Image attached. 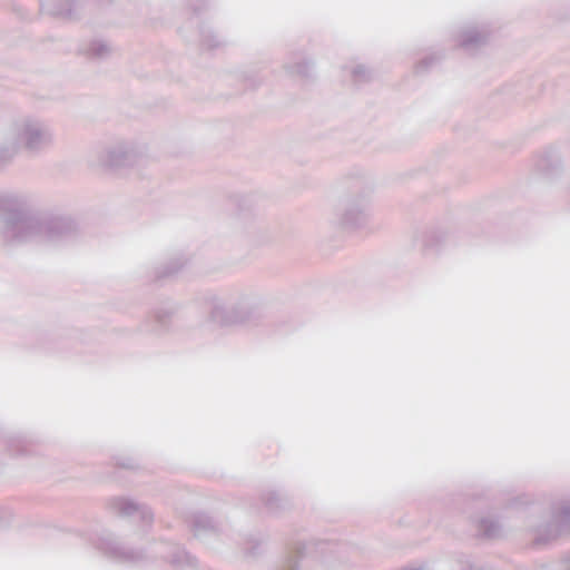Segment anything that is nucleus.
Returning a JSON list of instances; mask_svg holds the SVG:
<instances>
[{"label": "nucleus", "instance_id": "obj_12", "mask_svg": "<svg viewBox=\"0 0 570 570\" xmlns=\"http://www.w3.org/2000/svg\"><path fill=\"white\" fill-rule=\"evenodd\" d=\"M489 37V31L484 27L481 29L476 27H469L464 29L459 36V46L465 50H472L483 45Z\"/></svg>", "mask_w": 570, "mask_h": 570}, {"label": "nucleus", "instance_id": "obj_34", "mask_svg": "<svg viewBox=\"0 0 570 570\" xmlns=\"http://www.w3.org/2000/svg\"><path fill=\"white\" fill-rule=\"evenodd\" d=\"M197 2H200L203 6L205 4L204 0H196Z\"/></svg>", "mask_w": 570, "mask_h": 570}, {"label": "nucleus", "instance_id": "obj_27", "mask_svg": "<svg viewBox=\"0 0 570 570\" xmlns=\"http://www.w3.org/2000/svg\"><path fill=\"white\" fill-rule=\"evenodd\" d=\"M116 465L124 468V469H129V470H134L137 468V463H136L135 459H132V458L116 459Z\"/></svg>", "mask_w": 570, "mask_h": 570}, {"label": "nucleus", "instance_id": "obj_25", "mask_svg": "<svg viewBox=\"0 0 570 570\" xmlns=\"http://www.w3.org/2000/svg\"><path fill=\"white\" fill-rule=\"evenodd\" d=\"M445 239V234L442 232H430L424 238V247L426 249L436 248Z\"/></svg>", "mask_w": 570, "mask_h": 570}, {"label": "nucleus", "instance_id": "obj_18", "mask_svg": "<svg viewBox=\"0 0 570 570\" xmlns=\"http://www.w3.org/2000/svg\"><path fill=\"white\" fill-rule=\"evenodd\" d=\"M264 540L259 535H248L243 546L246 557L256 558L263 552Z\"/></svg>", "mask_w": 570, "mask_h": 570}, {"label": "nucleus", "instance_id": "obj_28", "mask_svg": "<svg viewBox=\"0 0 570 570\" xmlns=\"http://www.w3.org/2000/svg\"><path fill=\"white\" fill-rule=\"evenodd\" d=\"M11 517L12 513L8 508L0 507V525L8 523Z\"/></svg>", "mask_w": 570, "mask_h": 570}, {"label": "nucleus", "instance_id": "obj_7", "mask_svg": "<svg viewBox=\"0 0 570 570\" xmlns=\"http://www.w3.org/2000/svg\"><path fill=\"white\" fill-rule=\"evenodd\" d=\"M368 191L346 197L340 208V224L344 228H360L370 216Z\"/></svg>", "mask_w": 570, "mask_h": 570}, {"label": "nucleus", "instance_id": "obj_3", "mask_svg": "<svg viewBox=\"0 0 570 570\" xmlns=\"http://www.w3.org/2000/svg\"><path fill=\"white\" fill-rule=\"evenodd\" d=\"M10 127L11 138L16 139L19 148L32 155L46 151L53 142L50 127L39 119L23 118L14 121Z\"/></svg>", "mask_w": 570, "mask_h": 570}, {"label": "nucleus", "instance_id": "obj_9", "mask_svg": "<svg viewBox=\"0 0 570 570\" xmlns=\"http://www.w3.org/2000/svg\"><path fill=\"white\" fill-rule=\"evenodd\" d=\"M137 153L128 144H119L108 148L101 158L105 167L118 169L122 167L134 166L137 163Z\"/></svg>", "mask_w": 570, "mask_h": 570}, {"label": "nucleus", "instance_id": "obj_11", "mask_svg": "<svg viewBox=\"0 0 570 570\" xmlns=\"http://www.w3.org/2000/svg\"><path fill=\"white\" fill-rule=\"evenodd\" d=\"M175 313L173 306H159L156 307L149 318L144 324L145 332L155 333L160 335L167 332L171 324V316Z\"/></svg>", "mask_w": 570, "mask_h": 570}, {"label": "nucleus", "instance_id": "obj_10", "mask_svg": "<svg viewBox=\"0 0 570 570\" xmlns=\"http://www.w3.org/2000/svg\"><path fill=\"white\" fill-rule=\"evenodd\" d=\"M534 170L544 179L557 178L562 171V165L559 154L554 149H547L540 154L534 163Z\"/></svg>", "mask_w": 570, "mask_h": 570}, {"label": "nucleus", "instance_id": "obj_14", "mask_svg": "<svg viewBox=\"0 0 570 570\" xmlns=\"http://www.w3.org/2000/svg\"><path fill=\"white\" fill-rule=\"evenodd\" d=\"M19 146L16 139L11 138V127L0 136V167L9 164L18 154Z\"/></svg>", "mask_w": 570, "mask_h": 570}, {"label": "nucleus", "instance_id": "obj_15", "mask_svg": "<svg viewBox=\"0 0 570 570\" xmlns=\"http://www.w3.org/2000/svg\"><path fill=\"white\" fill-rule=\"evenodd\" d=\"M478 534L485 539H497L503 533L501 523L490 515L481 517L475 521Z\"/></svg>", "mask_w": 570, "mask_h": 570}, {"label": "nucleus", "instance_id": "obj_32", "mask_svg": "<svg viewBox=\"0 0 570 570\" xmlns=\"http://www.w3.org/2000/svg\"><path fill=\"white\" fill-rule=\"evenodd\" d=\"M190 7L193 8L195 13L199 12V8L195 3H190Z\"/></svg>", "mask_w": 570, "mask_h": 570}, {"label": "nucleus", "instance_id": "obj_26", "mask_svg": "<svg viewBox=\"0 0 570 570\" xmlns=\"http://www.w3.org/2000/svg\"><path fill=\"white\" fill-rule=\"evenodd\" d=\"M27 442L24 439L18 436V438H11L8 440V450L10 453L19 455L23 454L27 450Z\"/></svg>", "mask_w": 570, "mask_h": 570}, {"label": "nucleus", "instance_id": "obj_13", "mask_svg": "<svg viewBox=\"0 0 570 570\" xmlns=\"http://www.w3.org/2000/svg\"><path fill=\"white\" fill-rule=\"evenodd\" d=\"M313 66V62L302 52H295L286 61L285 69L291 75L307 78L312 75Z\"/></svg>", "mask_w": 570, "mask_h": 570}, {"label": "nucleus", "instance_id": "obj_33", "mask_svg": "<svg viewBox=\"0 0 570 570\" xmlns=\"http://www.w3.org/2000/svg\"><path fill=\"white\" fill-rule=\"evenodd\" d=\"M532 511H533V513H537V512H539V508L538 507H533Z\"/></svg>", "mask_w": 570, "mask_h": 570}, {"label": "nucleus", "instance_id": "obj_2", "mask_svg": "<svg viewBox=\"0 0 570 570\" xmlns=\"http://www.w3.org/2000/svg\"><path fill=\"white\" fill-rule=\"evenodd\" d=\"M87 540L101 554L118 562L141 566L159 558L169 561L180 570L196 566V559L193 556L169 542L154 543L148 552H144L124 546L112 532L105 529L88 533Z\"/></svg>", "mask_w": 570, "mask_h": 570}, {"label": "nucleus", "instance_id": "obj_8", "mask_svg": "<svg viewBox=\"0 0 570 570\" xmlns=\"http://www.w3.org/2000/svg\"><path fill=\"white\" fill-rule=\"evenodd\" d=\"M111 508L121 517L139 519L144 528H149L153 524L154 513L150 508L131 499L115 498L111 500Z\"/></svg>", "mask_w": 570, "mask_h": 570}, {"label": "nucleus", "instance_id": "obj_22", "mask_svg": "<svg viewBox=\"0 0 570 570\" xmlns=\"http://www.w3.org/2000/svg\"><path fill=\"white\" fill-rule=\"evenodd\" d=\"M110 52V47L102 40H94L89 43L87 53L92 58L102 59Z\"/></svg>", "mask_w": 570, "mask_h": 570}, {"label": "nucleus", "instance_id": "obj_31", "mask_svg": "<svg viewBox=\"0 0 570 570\" xmlns=\"http://www.w3.org/2000/svg\"><path fill=\"white\" fill-rule=\"evenodd\" d=\"M564 562L567 564L568 570H570V553L567 554V557L564 558Z\"/></svg>", "mask_w": 570, "mask_h": 570}, {"label": "nucleus", "instance_id": "obj_4", "mask_svg": "<svg viewBox=\"0 0 570 570\" xmlns=\"http://www.w3.org/2000/svg\"><path fill=\"white\" fill-rule=\"evenodd\" d=\"M341 549V544L330 540L294 542L288 547L281 570H298V561L306 558L333 566L335 557L340 553Z\"/></svg>", "mask_w": 570, "mask_h": 570}, {"label": "nucleus", "instance_id": "obj_17", "mask_svg": "<svg viewBox=\"0 0 570 570\" xmlns=\"http://www.w3.org/2000/svg\"><path fill=\"white\" fill-rule=\"evenodd\" d=\"M344 70L350 72L351 79L355 85H363L371 80L372 70L366 66L356 63L351 67H344Z\"/></svg>", "mask_w": 570, "mask_h": 570}, {"label": "nucleus", "instance_id": "obj_24", "mask_svg": "<svg viewBox=\"0 0 570 570\" xmlns=\"http://www.w3.org/2000/svg\"><path fill=\"white\" fill-rule=\"evenodd\" d=\"M441 60V55L432 52L422 58L416 65V72H424Z\"/></svg>", "mask_w": 570, "mask_h": 570}, {"label": "nucleus", "instance_id": "obj_16", "mask_svg": "<svg viewBox=\"0 0 570 570\" xmlns=\"http://www.w3.org/2000/svg\"><path fill=\"white\" fill-rule=\"evenodd\" d=\"M262 500L269 512H278L287 505V500L277 491H267L263 494Z\"/></svg>", "mask_w": 570, "mask_h": 570}, {"label": "nucleus", "instance_id": "obj_20", "mask_svg": "<svg viewBox=\"0 0 570 570\" xmlns=\"http://www.w3.org/2000/svg\"><path fill=\"white\" fill-rule=\"evenodd\" d=\"M41 8L52 16L69 18L72 14L71 0H65L63 3L57 6L51 4L50 2L47 1L45 3H41Z\"/></svg>", "mask_w": 570, "mask_h": 570}, {"label": "nucleus", "instance_id": "obj_1", "mask_svg": "<svg viewBox=\"0 0 570 570\" xmlns=\"http://www.w3.org/2000/svg\"><path fill=\"white\" fill-rule=\"evenodd\" d=\"M76 229L69 216H47L28 209H14L3 218L1 240L4 244H56L70 237Z\"/></svg>", "mask_w": 570, "mask_h": 570}, {"label": "nucleus", "instance_id": "obj_21", "mask_svg": "<svg viewBox=\"0 0 570 570\" xmlns=\"http://www.w3.org/2000/svg\"><path fill=\"white\" fill-rule=\"evenodd\" d=\"M190 525L196 532V534H200L207 530H214V520L206 513H196L193 515L190 520Z\"/></svg>", "mask_w": 570, "mask_h": 570}, {"label": "nucleus", "instance_id": "obj_23", "mask_svg": "<svg viewBox=\"0 0 570 570\" xmlns=\"http://www.w3.org/2000/svg\"><path fill=\"white\" fill-rule=\"evenodd\" d=\"M200 41L203 46L209 49L218 48L222 43L220 39L214 33L210 28L203 27L199 31Z\"/></svg>", "mask_w": 570, "mask_h": 570}, {"label": "nucleus", "instance_id": "obj_30", "mask_svg": "<svg viewBox=\"0 0 570 570\" xmlns=\"http://www.w3.org/2000/svg\"><path fill=\"white\" fill-rule=\"evenodd\" d=\"M525 503H527L525 497H518L514 500V504H525Z\"/></svg>", "mask_w": 570, "mask_h": 570}, {"label": "nucleus", "instance_id": "obj_19", "mask_svg": "<svg viewBox=\"0 0 570 570\" xmlns=\"http://www.w3.org/2000/svg\"><path fill=\"white\" fill-rule=\"evenodd\" d=\"M186 261L181 257H176L164 264L161 267L156 271V278H165L175 275L178 271H180Z\"/></svg>", "mask_w": 570, "mask_h": 570}, {"label": "nucleus", "instance_id": "obj_6", "mask_svg": "<svg viewBox=\"0 0 570 570\" xmlns=\"http://www.w3.org/2000/svg\"><path fill=\"white\" fill-rule=\"evenodd\" d=\"M210 318L220 325H230L246 321L252 313L249 298L246 295L213 296Z\"/></svg>", "mask_w": 570, "mask_h": 570}, {"label": "nucleus", "instance_id": "obj_5", "mask_svg": "<svg viewBox=\"0 0 570 570\" xmlns=\"http://www.w3.org/2000/svg\"><path fill=\"white\" fill-rule=\"evenodd\" d=\"M530 525L535 546L546 544L570 531V500L554 503L541 522L531 521Z\"/></svg>", "mask_w": 570, "mask_h": 570}, {"label": "nucleus", "instance_id": "obj_29", "mask_svg": "<svg viewBox=\"0 0 570 570\" xmlns=\"http://www.w3.org/2000/svg\"><path fill=\"white\" fill-rule=\"evenodd\" d=\"M460 570H483L482 568L474 567L469 559L462 561V568Z\"/></svg>", "mask_w": 570, "mask_h": 570}]
</instances>
